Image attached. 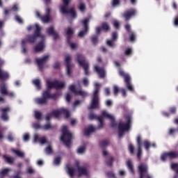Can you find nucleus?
<instances>
[{
  "instance_id": "37998d69",
  "label": "nucleus",
  "mask_w": 178,
  "mask_h": 178,
  "mask_svg": "<svg viewBox=\"0 0 178 178\" xmlns=\"http://www.w3.org/2000/svg\"><path fill=\"white\" fill-rule=\"evenodd\" d=\"M60 161H62V157L60 156H57L54 158V165H56L57 166H58V165H60Z\"/></svg>"
},
{
  "instance_id": "f3484780",
  "label": "nucleus",
  "mask_w": 178,
  "mask_h": 178,
  "mask_svg": "<svg viewBox=\"0 0 178 178\" xmlns=\"http://www.w3.org/2000/svg\"><path fill=\"white\" fill-rule=\"evenodd\" d=\"M5 61L0 58V80L5 81L9 79V74L3 70H2V66H3Z\"/></svg>"
},
{
  "instance_id": "412c9836",
  "label": "nucleus",
  "mask_w": 178,
  "mask_h": 178,
  "mask_svg": "<svg viewBox=\"0 0 178 178\" xmlns=\"http://www.w3.org/2000/svg\"><path fill=\"white\" fill-rule=\"evenodd\" d=\"M88 22H90V19L87 18L82 21V24L83 26V31H81L79 33V37H84L86 33L88 32Z\"/></svg>"
},
{
  "instance_id": "a19ab883",
  "label": "nucleus",
  "mask_w": 178,
  "mask_h": 178,
  "mask_svg": "<svg viewBox=\"0 0 178 178\" xmlns=\"http://www.w3.org/2000/svg\"><path fill=\"white\" fill-rule=\"evenodd\" d=\"M91 42L93 44V45H97L98 44V35H92L90 38Z\"/></svg>"
},
{
  "instance_id": "338daca9",
  "label": "nucleus",
  "mask_w": 178,
  "mask_h": 178,
  "mask_svg": "<svg viewBox=\"0 0 178 178\" xmlns=\"http://www.w3.org/2000/svg\"><path fill=\"white\" fill-rule=\"evenodd\" d=\"M30 140V135L29 134H25L24 135V141H29Z\"/></svg>"
},
{
  "instance_id": "39448f33",
  "label": "nucleus",
  "mask_w": 178,
  "mask_h": 178,
  "mask_svg": "<svg viewBox=\"0 0 178 178\" xmlns=\"http://www.w3.org/2000/svg\"><path fill=\"white\" fill-rule=\"evenodd\" d=\"M71 1L72 0H63V5L60 6V10L63 15H71L72 19H76L77 14L74 8H71L69 9V3H70Z\"/></svg>"
},
{
  "instance_id": "603ef678",
  "label": "nucleus",
  "mask_w": 178,
  "mask_h": 178,
  "mask_svg": "<svg viewBox=\"0 0 178 178\" xmlns=\"http://www.w3.org/2000/svg\"><path fill=\"white\" fill-rule=\"evenodd\" d=\"M176 131H177V129H173V128H170L168 130V134H169V136H173L176 133Z\"/></svg>"
},
{
  "instance_id": "e433bc0d",
  "label": "nucleus",
  "mask_w": 178,
  "mask_h": 178,
  "mask_svg": "<svg viewBox=\"0 0 178 178\" xmlns=\"http://www.w3.org/2000/svg\"><path fill=\"white\" fill-rule=\"evenodd\" d=\"M101 27L103 31H109L111 30V27L109 26V24H108V22H103Z\"/></svg>"
},
{
  "instance_id": "aec40b11",
  "label": "nucleus",
  "mask_w": 178,
  "mask_h": 178,
  "mask_svg": "<svg viewBox=\"0 0 178 178\" xmlns=\"http://www.w3.org/2000/svg\"><path fill=\"white\" fill-rule=\"evenodd\" d=\"M0 112H1V118L4 122H8L9 120V117L8 116V112H10V107L7 106L5 108H1Z\"/></svg>"
},
{
  "instance_id": "052dcab7",
  "label": "nucleus",
  "mask_w": 178,
  "mask_h": 178,
  "mask_svg": "<svg viewBox=\"0 0 178 178\" xmlns=\"http://www.w3.org/2000/svg\"><path fill=\"white\" fill-rule=\"evenodd\" d=\"M27 173H29V175H33V173H34V170L33 169V168L31 167H29L26 170Z\"/></svg>"
},
{
  "instance_id": "7c9ffc66",
  "label": "nucleus",
  "mask_w": 178,
  "mask_h": 178,
  "mask_svg": "<svg viewBox=\"0 0 178 178\" xmlns=\"http://www.w3.org/2000/svg\"><path fill=\"white\" fill-rule=\"evenodd\" d=\"M143 145H144L146 151H149L150 147H153L154 148H155V147H156V145H155V143H152L151 144L147 140L143 141Z\"/></svg>"
},
{
  "instance_id": "4c0bfd02",
  "label": "nucleus",
  "mask_w": 178,
  "mask_h": 178,
  "mask_svg": "<svg viewBox=\"0 0 178 178\" xmlns=\"http://www.w3.org/2000/svg\"><path fill=\"white\" fill-rule=\"evenodd\" d=\"M108 144H109V140H108V139H105L99 142V145L101 148H103V149H105V147H106Z\"/></svg>"
},
{
  "instance_id": "c9c22d12",
  "label": "nucleus",
  "mask_w": 178,
  "mask_h": 178,
  "mask_svg": "<svg viewBox=\"0 0 178 178\" xmlns=\"http://www.w3.org/2000/svg\"><path fill=\"white\" fill-rule=\"evenodd\" d=\"M127 166L131 175H134V167L133 166V163L131 161L127 162Z\"/></svg>"
},
{
  "instance_id": "b1692460",
  "label": "nucleus",
  "mask_w": 178,
  "mask_h": 178,
  "mask_svg": "<svg viewBox=\"0 0 178 178\" xmlns=\"http://www.w3.org/2000/svg\"><path fill=\"white\" fill-rule=\"evenodd\" d=\"M75 166L78 169L79 176H88V172L86 168L81 167L79 162L75 163Z\"/></svg>"
},
{
  "instance_id": "6e6552de",
  "label": "nucleus",
  "mask_w": 178,
  "mask_h": 178,
  "mask_svg": "<svg viewBox=\"0 0 178 178\" xmlns=\"http://www.w3.org/2000/svg\"><path fill=\"white\" fill-rule=\"evenodd\" d=\"M138 172L139 175L138 178H152V177L148 174V165L145 163H141L138 167Z\"/></svg>"
},
{
  "instance_id": "58836bf2",
  "label": "nucleus",
  "mask_w": 178,
  "mask_h": 178,
  "mask_svg": "<svg viewBox=\"0 0 178 178\" xmlns=\"http://www.w3.org/2000/svg\"><path fill=\"white\" fill-rule=\"evenodd\" d=\"M34 116L37 120H41V119H42V113L38 111L34 112Z\"/></svg>"
},
{
  "instance_id": "3c124183",
  "label": "nucleus",
  "mask_w": 178,
  "mask_h": 178,
  "mask_svg": "<svg viewBox=\"0 0 178 178\" xmlns=\"http://www.w3.org/2000/svg\"><path fill=\"white\" fill-rule=\"evenodd\" d=\"M112 6H119L120 5V0H113L111 2Z\"/></svg>"
},
{
  "instance_id": "2eb2a0df",
  "label": "nucleus",
  "mask_w": 178,
  "mask_h": 178,
  "mask_svg": "<svg viewBox=\"0 0 178 178\" xmlns=\"http://www.w3.org/2000/svg\"><path fill=\"white\" fill-rule=\"evenodd\" d=\"M89 119L90 120H94V119L95 120H97V122H99V129H102V127H104V116L102 114L100 116H97V115L92 113L89 115Z\"/></svg>"
},
{
  "instance_id": "8fccbe9b",
  "label": "nucleus",
  "mask_w": 178,
  "mask_h": 178,
  "mask_svg": "<svg viewBox=\"0 0 178 178\" xmlns=\"http://www.w3.org/2000/svg\"><path fill=\"white\" fill-rule=\"evenodd\" d=\"M129 151L131 155H134V146L133 145V144H129Z\"/></svg>"
},
{
  "instance_id": "a18cd8bd",
  "label": "nucleus",
  "mask_w": 178,
  "mask_h": 178,
  "mask_svg": "<svg viewBox=\"0 0 178 178\" xmlns=\"http://www.w3.org/2000/svg\"><path fill=\"white\" fill-rule=\"evenodd\" d=\"M106 163L108 166H112L113 165V157L112 156H108V160L106 161Z\"/></svg>"
},
{
  "instance_id": "473e14b6",
  "label": "nucleus",
  "mask_w": 178,
  "mask_h": 178,
  "mask_svg": "<svg viewBox=\"0 0 178 178\" xmlns=\"http://www.w3.org/2000/svg\"><path fill=\"white\" fill-rule=\"evenodd\" d=\"M171 168L175 170V175L173 176L172 178H178V163H172L171 165Z\"/></svg>"
},
{
  "instance_id": "de8ad7c7",
  "label": "nucleus",
  "mask_w": 178,
  "mask_h": 178,
  "mask_svg": "<svg viewBox=\"0 0 178 178\" xmlns=\"http://www.w3.org/2000/svg\"><path fill=\"white\" fill-rule=\"evenodd\" d=\"M20 175H22V171H16L15 175L11 176L10 178H22Z\"/></svg>"
},
{
  "instance_id": "f8f14e48",
  "label": "nucleus",
  "mask_w": 178,
  "mask_h": 178,
  "mask_svg": "<svg viewBox=\"0 0 178 178\" xmlns=\"http://www.w3.org/2000/svg\"><path fill=\"white\" fill-rule=\"evenodd\" d=\"M169 158V159H177L178 158V151H171L168 152H165L161 155V161H166Z\"/></svg>"
},
{
  "instance_id": "c85d7f7f",
  "label": "nucleus",
  "mask_w": 178,
  "mask_h": 178,
  "mask_svg": "<svg viewBox=\"0 0 178 178\" xmlns=\"http://www.w3.org/2000/svg\"><path fill=\"white\" fill-rule=\"evenodd\" d=\"M8 88L6 87V83H3L0 85V93L2 95H6L8 94Z\"/></svg>"
},
{
  "instance_id": "f257e3e1",
  "label": "nucleus",
  "mask_w": 178,
  "mask_h": 178,
  "mask_svg": "<svg viewBox=\"0 0 178 178\" xmlns=\"http://www.w3.org/2000/svg\"><path fill=\"white\" fill-rule=\"evenodd\" d=\"M47 90H44L42 93V97H38L35 99V102L38 105H47L48 104V99H54V101L58 99V93L51 94V90L55 88L56 90H60V88H65L64 82H60L58 80L51 81L49 79L46 81Z\"/></svg>"
},
{
  "instance_id": "1a4fd4ad",
  "label": "nucleus",
  "mask_w": 178,
  "mask_h": 178,
  "mask_svg": "<svg viewBox=\"0 0 178 178\" xmlns=\"http://www.w3.org/2000/svg\"><path fill=\"white\" fill-rule=\"evenodd\" d=\"M119 76L121 77H124V81L125 83V86L129 91H134V88H133V85H131L130 75L129 74H125L123 70H120L118 72Z\"/></svg>"
},
{
  "instance_id": "680f3d73",
  "label": "nucleus",
  "mask_w": 178,
  "mask_h": 178,
  "mask_svg": "<svg viewBox=\"0 0 178 178\" xmlns=\"http://www.w3.org/2000/svg\"><path fill=\"white\" fill-rule=\"evenodd\" d=\"M104 92H105V95L108 97L109 95H111V89H109V88H106L104 89Z\"/></svg>"
},
{
  "instance_id": "f704fd0d",
  "label": "nucleus",
  "mask_w": 178,
  "mask_h": 178,
  "mask_svg": "<svg viewBox=\"0 0 178 178\" xmlns=\"http://www.w3.org/2000/svg\"><path fill=\"white\" fill-rule=\"evenodd\" d=\"M9 172H10V168H4L0 171V178H4L5 176H6Z\"/></svg>"
},
{
  "instance_id": "423d86ee",
  "label": "nucleus",
  "mask_w": 178,
  "mask_h": 178,
  "mask_svg": "<svg viewBox=\"0 0 178 178\" xmlns=\"http://www.w3.org/2000/svg\"><path fill=\"white\" fill-rule=\"evenodd\" d=\"M76 60L78 65L83 68L85 75L88 76V74H90V72L88 71V67L90 65L88 62L86 60V57L81 54H77Z\"/></svg>"
},
{
  "instance_id": "393cba45",
  "label": "nucleus",
  "mask_w": 178,
  "mask_h": 178,
  "mask_svg": "<svg viewBox=\"0 0 178 178\" xmlns=\"http://www.w3.org/2000/svg\"><path fill=\"white\" fill-rule=\"evenodd\" d=\"M137 147H138V154L137 156L138 159H141V154L143 153V150L141 149V147L143 145V142H141V136L138 135L136 138Z\"/></svg>"
},
{
  "instance_id": "c03bdc74",
  "label": "nucleus",
  "mask_w": 178,
  "mask_h": 178,
  "mask_svg": "<svg viewBox=\"0 0 178 178\" xmlns=\"http://www.w3.org/2000/svg\"><path fill=\"white\" fill-rule=\"evenodd\" d=\"M45 152L46 154H47V155H51V154L54 152V150H52V147H51V145H49L46 147Z\"/></svg>"
},
{
  "instance_id": "72a5a7b5",
  "label": "nucleus",
  "mask_w": 178,
  "mask_h": 178,
  "mask_svg": "<svg viewBox=\"0 0 178 178\" xmlns=\"http://www.w3.org/2000/svg\"><path fill=\"white\" fill-rule=\"evenodd\" d=\"M78 9L79 10H80V12H81V13H84V12L87 10V7L86 6V3H84L83 2L79 3L78 5Z\"/></svg>"
},
{
  "instance_id": "f03ea898",
  "label": "nucleus",
  "mask_w": 178,
  "mask_h": 178,
  "mask_svg": "<svg viewBox=\"0 0 178 178\" xmlns=\"http://www.w3.org/2000/svg\"><path fill=\"white\" fill-rule=\"evenodd\" d=\"M35 30L33 35H28L26 39H23L21 42V48L22 54H27V46L26 42L30 44H34L37 40V38H41L40 42L34 47V52H41L45 47V35L41 34V27L38 24H35Z\"/></svg>"
},
{
  "instance_id": "9d476101",
  "label": "nucleus",
  "mask_w": 178,
  "mask_h": 178,
  "mask_svg": "<svg viewBox=\"0 0 178 178\" xmlns=\"http://www.w3.org/2000/svg\"><path fill=\"white\" fill-rule=\"evenodd\" d=\"M35 15L43 23H49L51 21V8L49 7L46 8L45 15L42 16L41 13L38 11H36Z\"/></svg>"
},
{
  "instance_id": "e2e57ef3",
  "label": "nucleus",
  "mask_w": 178,
  "mask_h": 178,
  "mask_svg": "<svg viewBox=\"0 0 178 178\" xmlns=\"http://www.w3.org/2000/svg\"><path fill=\"white\" fill-rule=\"evenodd\" d=\"M113 26H114L115 29H119V27H120V24H119V22H118V21H114V22H113Z\"/></svg>"
},
{
  "instance_id": "4be33fe9",
  "label": "nucleus",
  "mask_w": 178,
  "mask_h": 178,
  "mask_svg": "<svg viewBox=\"0 0 178 178\" xmlns=\"http://www.w3.org/2000/svg\"><path fill=\"white\" fill-rule=\"evenodd\" d=\"M47 33L49 35H51L54 41L56 40H59V33L55 31V28L54 26H50L47 29Z\"/></svg>"
},
{
  "instance_id": "864d4df0",
  "label": "nucleus",
  "mask_w": 178,
  "mask_h": 178,
  "mask_svg": "<svg viewBox=\"0 0 178 178\" xmlns=\"http://www.w3.org/2000/svg\"><path fill=\"white\" fill-rule=\"evenodd\" d=\"M132 52L133 51H132L131 49L127 48L124 51V55H126L127 56H129V55H131Z\"/></svg>"
},
{
  "instance_id": "6e6d98bb",
  "label": "nucleus",
  "mask_w": 178,
  "mask_h": 178,
  "mask_svg": "<svg viewBox=\"0 0 178 178\" xmlns=\"http://www.w3.org/2000/svg\"><path fill=\"white\" fill-rule=\"evenodd\" d=\"M86 151V147L84 146H82V147H80L78 150H77V152L78 154H83V152Z\"/></svg>"
},
{
  "instance_id": "4d7b16f0",
  "label": "nucleus",
  "mask_w": 178,
  "mask_h": 178,
  "mask_svg": "<svg viewBox=\"0 0 178 178\" xmlns=\"http://www.w3.org/2000/svg\"><path fill=\"white\" fill-rule=\"evenodd\" d=\"M39 143H40L42 145L45 144V143H47V138H45V136L40 138Z\"/></svg>"
},
{
  "instance_id": "ddd939ff",
  "label": "nucleus",
  "mask_w": 178,
  "mask_h": 178,
  "mask_svg": "<svg viewBox=\"0 0 178 178\" xmlns=\"http://www.w3.org/2000/svg\"><path fill=\"white\" fill-rule=\"evenodd\" d=\"M137 14V10L134 8H131L129 10H127L124 11L122 14V16L124 17L125 22H129L131 17H134Z\"/></svg>"
},
{
  "instance_id": "774afa93",
  "label": "nucleus",
  "mask_w": 178,
  "mask_h": 178,
  "mask_svg": "<svg viewBox=\"0 0 178 178\" xmlns=\"http://www.w3.org/2000/svg\"><path fill=\"white\" fill-rule=\"evenodd\" d=\"M83 84L85 86V87H87L88 86V79L87 78H84L83 79Z\"/></svg>"
},
{
  "instance_id": "13d9d810",
  "label": "nucleus",
  "mask_w": 178,
  "mask_h": 178,
  "mask_svg": "<svg viewBox=\"0 0 178 178\" xmlns=\"http://www.w3.org/2000/svg\"><path fill=\"white\" fill-rule=\"evenodd\" d=\"M71 49H76L77 47V44L76 43H72V40H70V43H68Z\"/></svg>"
},
{
  "instance_id": "79ce46f5",
  "label": "nucleus",
  "mask_w": 178,
  "mask_h": 178,
  "mask_svg": "<svg viewBox=\"0 0 178 178\" xmlns=\"http://www.w3.org/2000/svg\"><path fill=\"white\" fill-rule=\"evenodd\" d=\"M13 152L19 158H24V153L20 150L14 149Z\"/></svg>"
},
{
  "instance_id": "a878e982",
  "label": "nucleus",
  "mask_w": 178,
  "mask_h": 178,
  "mask_svg": "<svg viewBox=\"0 0 178 178\" xmlns=\"http://www.w3.org/2000/svg\"><path fill=\"white\" fill-rule=\"evenodd\" d=\"M118 40V32L114 31L111 34V40H107L106 44L108 47H111V48H113L115 47V41Z\"/></svg>"
},
{
  "instance_id": "c756f323",
  "label": "nucleus",
  "mask_w": 178,
  "mask_h": 178,
  "mask_svg": "<svg viewBox=\"0 0 178 178\" xmlns=\"http://www.w3.org/2000/svg\"><path fill=\"white\" fill-rule=\"evenodd\" d=\"M3 158L5 161V162H6V163H9L10 165L13 164V163L15 162V158H13L12 156H8L6 154L3 155Z\"/></svg>"
},
{
  "instance_id": "a211bd4d",
  "label": "nucleus",
  "mask_w": 178,
  "mask_h": 178,
  "mask_svg": "<svg viewBox=\"0 0 178 178\" xmlns=\"http://www.w3.org/2000/svg\"><path fill=\"white\" fill-rule=\"evenodd\" d=\"M69 90L70 91H72V92H73L74 95H79L83 98L87 97V92L81 90H76V86L74 85H70L69 87Z\"/></svg>"
},
{
  "instance_id": "ea45409f",
  "label": "nucleus",
  "mask_w": 178,
  "mask_h": 178,
  "mask_svg": "<svg viewBox=\"0 0 178 178\" xmlns=\"http://www.w3.org/2000/svg\"><path fill=\"white\" fill-rule=\"evenodd\" d=\"M33 83L36 87L37 90H41V82L40 81V79L33 80Z\"/></svg>"
},
{
  "instance_id": "20e7f679",
  "label": "nucleus",
  "mask_w": 178,
  "mask_h": 178,
  "mask_svg": "<svg viewBox=\"0 0 178 178\" xmlns=\"http://www.w3.org/2000/svg\"><path fill=\"white\" fill-rule=\"evenodd\" d=\"M60 140L67 148H70L72 140H73V135L67 130V126L66 125L63 127Z\"/></svg>"
},
{
  "instance_id": "69168bd1",
  "label": "nucleus",
  "mask_w": 178,
  "mask_h": 178,
  "mask_svg": "<svg viewBox=\"0 0 178 178\" xmlns=\"http://www.w3.org/2000/svg\"><path fill=\"white\" fill-rule=\"evenodd\" d=\"M173 23H174V26H178V15L174 17Z\"/></svg>"
},
{
  "instance_id": "5fc2aeb1",
  "label": "nucleus",
  "mask_w": 178,
  "mask_h": 178,
  "mask_svg": "<svg viewBox=\"0 0 178 178\" xmlns=\"http://www.w3.org/2000/svg\"><path fill=\"white\" fill-rule=\"evenodd\" d=\"M15 19L19 24H23V19H22L19 15H15Z\"/></svg>"
},
{
  "instance_id": "0eeeda50",
  "label": "nucleus",
  "mask_w": 178,
  "mask_h": 178,
  "mask_svg": "<svg viewBox=\"0 0 178 178\" xmlns=\"http://www.w3.org/2000/svg\"><path fill=\"white\" fill-rule=\"evenodd\" d=\"M125 121L126 122H119L118 127V131H129L131 126V115L127 114L125 115Z\"/></svg>"
},
{
  "instance_id": "7ed1b4c3",
  "label": "nucleus",
  "mask_w": 178,
  "mask_h": 178,
  "mask_svg": "<svg viewBox=\"0 0 178 178\" xmlns=\"http://www.w3.org/2000/svg\"><path fill=\"white\" fill-rule=\"evenodd\" d=\"M99 108V83L95 84V89L92 95V100L88 109H98Z\"/></svg>"
},
{
  "instance_id": "6ab92c4d",
  "label": "nucleus",
  "mask_w": 178,
  "mask_h": 178,
  "mask_svg": "<svg viewBox=\"0 0 178 178\" xmlns=\"http://www.w3.org/2000/svg\"><path fill=\"white\" fill-rule=\"evenodd\" d=\"M103 118L106 119H109L111 121V127H116V122H115V118H113L111 114L108 113L106 111L104 110L101 112Z\"/></svg>"
},
{
  "instance_id": "dca6fc26",
  "label": "nucleus",
  "mask_w": 178,
  "mask_h": 178,
  "mask_svg": "<svg viewBox=\"0 0 178 178\" xmlns=\"http://www.w3.org/2000/svg\"><path fill=\"white\" fill-rule=\"evenodd\" d=\"M49 59V55H46L43 56L42 58H36L35 62L39 67V70L42 71L44 69V65L48 62Z\"/></svg>"
},
{
  "instance_id": "bb28decb",
  "label": "nucleus",
  "mask_w": 178,
  "mask_h": 178,
  "mask_svg": "<svg viewBox=\"0 0 178 178\" xmlns=\"http://www.w3.org/2000/svg\"><path fill=\"white\" fill-rule=\"evenodd\" d=\"M94 70L99 74L100 79L105 77V70L102 67H99L98 65H95Z\"/></svg>"
},
{
  "instance_id": "0e129e2a",
  "label": "nucleus",
  "mask_w": 178,
  "mask_h": 178,
  "mask_svg": "<svg viewBox=\"0 0 178 178\" xmlns=\"http://www.w3.org/2000/svg\"><path fill=\"white\" fill-rule=\"evenodd\" d=\"M43 129L44 130H49V129H51V124L49 122H48L47 124H44L43 126Z\"/></svg>"
},
{
  "instance_id": "9b49d317",
  "label": "nucleus",
  "mask_w": 178,
  "mask_h": 178,
  "mask_svg": "<svg viewBox=\"0 0 178 178\" xmlns=\"http://www.w3.org/2000/svg\"><path fill=\"white\" fill-rule=\"evenodd\" d=\"M51 115L56 118H59L60 115H64L66 119H68V118H70V112H69V111H67V109L66 108H60L58 110L53 111L51 113Z\"/></svg>"
},
{
  "instance_id": "5701e85b",
  "label": "nucleus",
  "mask_w": 178,
  "mask_h": 178,
  "mask_svg": "<svg viewBox=\"0 0 178 178\" xmlns=\"http://www.w3.org/2000/svg\"><path fill=\"white\" fill-rule=\"evenodd\" d=\"M65 33L67 38V43L70 44V40L73 38V34H74V31L73 29L68 27L65 29Z\"/></svg>"
},
{
  "instance_id": "49530a36",
  "label": "nucleus",
  "mask_w": 178,
  "mask_h": 178,
  "mask_svg": "<svg viewBox=\"0 0 178 178\" xmlns=\"http://www.w3.org/2000/svg\"><path fill=\"white\" fill-rule=\"evenodd\" d=\"M113 91L114 95L115 97L118 96V94H119V87H118V86H114L113 87Z\"/></svg>"
},
{
  "instance_id": "2f4dec72",
  "label": "nucleus",
  "mask_w": 178,
  "mask_h": 178,
  "mask_svg": "<svg viewBox=\"0 0 178 178\" xmlns=\"http://www.w3.org/2000/svg\"><path fill=\"white\" fill-rule=\"evenodd\" d=\"M67 173L70 176V177H74V173H76V170L73 167L67 166Z\"/></svg>"
},
{
  "instance_id": "09e8293b",
  "label": "nucleus",
  "mask_w": 178,
  "mask_h": 178,
  "mask_svg": "<svg viewBox=\"0 0 178 178\" xmlns=\"http://www.w3.org/2000/svg\"><path fill=\"white\" fill-rule=\"evenodd\" d=\"M129 40L130 41H135L136 40V34L134 32H129Z\"/></svg>"
},
{
  "instance_id": "bf43d9fd",
  "label": "nucleus",
  "mask_w": 178,
  "mask_h": 178,
  "mask_svg": "<svg viewBox=\"0 0 178 178\" xmlns=\"http://www.w3.org/2000/svg\"><path fill=\"white\" fill-rule=\"evenodd\" d=\"M176 111H177V109H176V107H175V106L170 107L169 108L170 113H172V115H175V113H176Z\"/></svg>"
},
{
  "instance_id": "4468645a",
  "label": "nucleus",
  "mask_w": 178,
  "mask_h": 178,
  "mask_svg": "<svg viewBox=\"0 0 178 178\" xmlns=\"http://www.w3.org/2000/svg\"><path fill=\"white\" fill-rule=\"evenodd\" d=\"M72 62V57L70 55L65 56V63L66 66L67 74L70 77L72 76V67H73V64L70 63Z\"/></svg>"
},
{
  "instance_id": "cd10ccee",
  "label": "nucleus",
  "mask_w": 178,
  "mask_h": 178,
  "mask_svg": "<svg viewBox=\"0 0 178 178\" xmlns=\"http://www.w3.org/2000/svg\"><path fill=\"white\" fill-rule=\"evenodd\" d=\"M94 131H95V128L92 127V125H90L84 130L83 134L84 136H90L91 133H94Z\"/></svg>"
}]
</instances>
